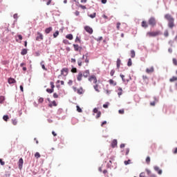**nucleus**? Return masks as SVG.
<instances>
[{
  "instance_id": "obj_47",
  "label": "nucleus",
  "mask_w": 177,
  "mask_h": 177,
  "mask_svg": "<svg viewBox=\"0 0 177 177\" xmlns=\"http://www.w3.org/2000/svg\"><path fill=\"white\" fill-rule=\"evenodd\" d=\"M121 26V23H120V22H118L117 24H116V28H117V30H120V27Z\"/></svg>"
},
{
  "instance_id": "obj_1",
  "label": "nucleus",
  "mask_w": 177,
  "mask_h": 177,
  "mask_svg": "<svg viewBox=\"0 0 177 177\" xmlns=\"http://www.w3.org/2000/svg\"><path fill=\"white\" fill-rule=\"evenodd\" d=\"M165 19L168 21L169 28H174V27H175V19H174L172 15L166 14L165 15Z\"/></svg>"
},
{
  "instance_id": "obj_29",
  "label": "nucleus",
  "mask_w": 177,
  "mask_h": 177,
  "mask_svg": "<svg viewBox=\"0 0 177 177\" xmlns=\"http://www.w3.org/2000/svg\"><path fill=\"white\" fill-rule=\"evenodd\" d=\"M21 55H22V56H24V55H27V49L26 48L22 49L21 52Z\"/></svg>"
},
{
  "instance_id": "obj_14",
  "label": "nucleus",
  "mask_w": 177,
  "mask_h": 177,
  "mask_svg": "<svg viewBox=\"0 0 177 177\" xmlns=\"http://www.w3.org/2000/svg\"><path fill=\"white\" fill-rule=\"evenodd\" d=\"M153 99L154 101L150 103V106H156V103L158 102V99H157V97H154Z\"/></svg>"
},
{
  "instance_id": "obj_13",
  "label": "nucleus",
  "mask_w": 177,
  "mask_h": 177,
  "mask_svg": "<svg viewBox=\"0 0 177 177\" xmlns=\"http://www.w3.org/2000/svg\"><path fill=\"white\" fill-rule=\"evenodd\" d=\"M82 77H83L82 73L80 72L77 76V81H82Z\"/></svg>"
},
{
  "instance_id": "obj_9",
  "label": "nucleus",
  "mask_w": 177,
  "mask_h": 177,
  "mask_svg": "<svg viewBox=\"0 0 177 177\" xmlns=\"http://www.w3.org/2000/svg\"><path fill=\"white\" fill-rule=\"evenodd\" d=\"M91 75V73L89 72V70H86L84 71L82 75L84 77V78H88V77Z\"/></svg>"
},
{
  "instance_id": "obj_42",
  "label": "nucleus",
  "mask_w": 177,
  "mask_h": 177,
  "mask_svg": "<svg viewBox=\"0 0 177 177\" xmlns=\"http://www.w3.org/2000/svg\"><path fill=\"white\" fill-rule=\"evenodd\" d=\"M85 56H86L85 63L88 64V63H89V59H88V53H86Z\"/></svg>"
},
{
  "instance_id": "obj_12",
  "label": "nucleus",
  "mask_w": 177,
  "mask_h": 177,
  "mask_svg": "<svg viewBox=\"0 0 177 177\" xmlns=\"http://www.w3.org/2000/svg\"><path fill=\"white\" fill-rule=\"evenodd\" d=\"M8 82L10 84H16V80H15V79H13L12 77H9L8 80Z\"/></svg>"
},
{
  "instance_id": "obj_22",
  "label": "nucleus",
  "mask_w": 177,
  "mask_h": 177,
  "mask_svg": "<svg viewBox=\"0 0 177 177\" xmlns=\"http://www.w3.org/2000/svg\"><path fill=\"white\" fill-rule=\"evenodd\" d=\"M53 28L52 27H49L45 29L46 34H49L50 31H52Z\"/></svg>"
},
{
  "instance_id": "obj_6",
  "label": "nucleus",
  "mask_w": 177,
  "mask_h": 177,
  "mask_svg": "<svg viewBox=\"0 0 177 177\" xmlns=\"http://www.w3.org/2000/svg\"><path fill=\"white\" fill-rule=\"evenodd\" d=\"M154 171H156V172H158V175H162V170L161 169H160V167H158V166H155L153 167Z\"/></svg>"
},
{
  "instance_id": "obj_60",
  "label": "nucleus",
  "mask_w": 177,
  "mask_h": 177,
  "mask_svg": "<svg viewBox=\"0 0 177 177\" xmlns=\"http://www.w3.org/2000/svg\"><path fill=\"white\" fill-rule=\"evenodd\" d=\"M106 124H107V121L102 122V123L101 124V127H103L104 125H106Z\"/></svg>"
},
{
  "instance_id": "obj_19",
  "label": "nucleus",
  "mask_w": 177,
  "mask_h": 177,
  "mask_svg": "<svg viewBox=\"0 0 177 177\" xmlns=\"http://www.w3.org/2000/svg\"><path fill=\"white\" fill-rule=\"evenodd\" d=\"M117 145H118L117 140H113L111 143V147L114 149V147H115Z\"/></svg>"
},
{
  "instance_id": "obj_52",
  "label": "nucleus",
  "mask_w": 177,
  "mask_h": 177,
  "mask_svg": "<svg viewBox=\"0 0 177 177\" xmlns=\"http://www.w3.org/2000/svg\"><path fill=\"white\" fill-rule=\"evenodd\" d=\"M79 7L81 8V9H83L84 10H85V9H86V6H82L81 4L79 6Z\"/></svg>"
},
{
  "instance_id": "obj_44",
  "label": "nucleus",
  "mask_w": 177,
  "mask_h": 177,
  "mask_svg": "<svg viewBox=\"0 0 177 177\" xmlns=\"http://www.w3.org/2000/svg\"><path fill=\"white\" fill-rule=\"evenodd\" d=\"M77 111H78V113H82V109L81 108H80V106H77Z\"/></svg>"
},
{
  "instance_id": "obj_40",
  "label": "nucleus",
  "mask_w": 177,
  "mask_h": 177,
  "mask_svg": "<svg viewBox=\"0 0 177 177\" xmlns=\"http://www.w3.org/2000/svg\"><path fill=\"white\" fill-rule=\"evenodd\" d=\"M89 17H91V19H95V17H96V12H94L93 14H91L90 15H88Z\"/></svg>"
},
{
  "instance_id": "obj_64",
  "label": "nucleus",
  "mask_w": 177,
  "mask_h": 177,
  "mask_svg": "<svg viewBox=\"0 0 177 177\" xmlns=\"http://www.w3.org/2000/svg\"><path fill=\"white\" fill-rule=\"evenodd\" d=\"M174 154H177V147L174 149Z\"/></svg>"
},
{
  "instance_id": "obj_41",
  "label": "nucleus",
  "mask_w": 177,
  "mask_h": 177,
  "mask_svg": "<svg viewBox=\"0 0 177 177\" xmlns=\"http://www.w3.org/2000/svg\"><path fill=\"white\" fill-rule=\"evenodd\" d=\"M114 74H115V70L112 69V70L111 71V72H110V75H111V77H113V76L114 75Z\"/></svg>"
},
{
  "instance_id": "obj_20",
  "label": "nucleus",
  "mask_w": 177,
  "mask_h": 177,
  "mask_svg": "<svg viewBox=\"0 0 177 177\" xmlns=\"http://www.w3.org/2000/svg\"><path fill=\"white\" fill-rule=\"evenodd\" d=\"M109 82L110 84V85H113V86H115V85H117V82H115L114 80H113L112 79H110L109 80Z\"/></svg>"
},
{
  "instance_id": "obj_35",
  "label": "nucleus",
  "mask_w": 177,
  "mask_h": 177,
  "mask_svg": "<svg viewBox=\"0 0 177 177\" xmlns=\"http://www.w3.org/2000/svg\"><path fill=\"white\" fill-rule=\"evenodd\" d=\"M43 1H44V2H47L46 5L49 6V5H50V3H52L53 0H43Z\"/></svg>"
},
{
  "instance_id": "obj_36",
  "label": "nucleus",
  "mask_w": 177,
  "mask_h": 177,
  "mask_svg": "<svg viewBox=\"0 0 177 177\" xmlns=\"http://www.w3.org/2000/svg\"><path fill=\"white\" fill-rule=\"evenodd\" d=\"M59 36V30L55 31V32L53 34V37L55 38H57V37Z\"/></svg>"
},
{
  "instance_id": "obj_61",
  "label": "nucleus",
  "mask_w": 177,
  "mask_h": 177,
  "mask_svg": "<svg viewBox=\"0 0 177 177\" xmlns=\"http://www.w3.org/2000/svg\"><path fill=\"white\" fill-rule=\"evenodd\" d=\"M75 16H80V11H75Z\"/></svg>"
},
{
  "instance_id": "obj_18",
  "label": "nucleus",
  "mask_w": 177,
  "mask_h": 177,
  "mask_svg": "<svg viewBox=\"0 0 177 177\" xmlns=\"http://www.w3.org/2000/svg\"><path fill=\"white\" fill-rule=\"evenodd\" d=\"M84 89L82 88V87H80L77 90V93H78V95H82Z\"/></svg>"
},
{
  "instance_id": "obj_57",
  "label": "nucleus",
  "mask_w": 177,
  "mask_h": 177,
  "mask_svg": "<svg viewBox=\"0 0 177 177\" xmlns=\"http://www.w3.org/2000/svg\"><path fill=\"white\" fill-rule=\"evenodd\" d=\"M128 154H129V148L126 149L125 156H128Z\"/></svg>"
},
{
  "instance_id": "obj_33",
  "label": "nucleus",
  "mask_w": 177,
  "mask_h": 177,
  "mask_svg": "<svg viewBox=\"0 0 177 177\" xmlns=\"http://www.w3.org/2000/svg\"><path fill=\"white\" fill-rule=\"evenodd\" d=\"M135 56H136L135 50H131V57H132V59H133V57H135Z\"/></svg>"
},
{
  "instance_id": "obj_21",
  "label": "nucleus",
  "mask_w": 177,
  "mask_h": 177,
  "mask_svg": "<svg viewBox=\"0 0 177 177\" xmlns=\"http://www.w3.org/2000/svg\"><path fill=\"white\" fill-rule=\"evenodd\" d=\"M175 81H177L176 76H173L171 78L169 79V82H175Z\"/></svg>"
},
{
  "instance_id": "obj_45",
  "label": "nucleus",
  "mask_w": 177,
  "mask_h": 177,
  "mask_svg": "<svg viewBox=\"0 0 177 177\" xmlns=\"http://www.w3.org/2000/svg\"><path fill=\"white\" fill-rule=\"evenodd\" d=\"M12 122L14 125H17V120L16 119H12Z\"/></svg>"
},
{
  "instance_id": "obj_10",
  "label": "nucleus",
  "mask_w": 177,
  "mask_h": 177,
  "mask_svg": "<svg viewBox=\"0 0 177 177\" xmlns=\"http://www.w3.org/2000/svg\"><path fill=\"white\" fill-rule=\"evenodd\" d=\"M39 39L42 40L44 39V35H41V32H37V36L36 37V41H39Z\"/></svg>"
},
{
  "instance_id": "obj_53",
  "label": "nucleus",
  "mask_w": 177,
  "mask_h": 177,
  "mask_svg": "<svg viewBox=\"0 0 177 177\" xmlns=\"http://www.w3.org/2000/svg\"><path fill=\"white\" fill-rule=\"evenodd\" d=\"M38 102H39V103H44V98L43 97L39 98Z\"/></svg>"
},
{
  "instance_id": "obj_30",
  "label": "nucleus",
  "mask_w": 177,
  "mask_h": 177,
  "mask_svg": "<svg viewBox=\"0 0 177 177\" xmlns=\"http://www.w3.org/2000/svg\"><path fill=\"white\" fill-rule=\"evenodd\" d=\"M127 66L128 67H131V66H132V59L131 58L128 60Z\"/></svg>"
},
{
  "instance_id": "obj_15",
  "label": "nucleus",
  "mask_w": 177,
  "mask_h": 177,
  "mask_svg": "<svg viewBox=\"0 0 177 177\" xmlns=\"http://www.w3.org/2000/svg\"><path fill=\"white\" fill-rule=\"evenodd\" d=\"M64 73H66V74H67V73H68V68H62L61 71L62 75H64Z\"/></svg>"
},
{
  "instance_id": "obj_26",
  "label": "nucleus",
  "mask_w": 177,
  "mask_h": 177,
  "mask_svg": "<svg viewBox=\"0 0 177 177\" xmlns=\"http://www.w3.org/2000/svg\"><path fill=\"white\" fill-rule=\"evenodd\" d=\"M74 49L76 52L80 50V46L78 44H73Z\"/></svg>"
},
{
  "instance_id": "obj_17",
  "label": "nucleus",
  "mask_w": 177,
  "mask_h": 177,
  "mask_svg": "<svg viewBox=\"0 0 177 177\" xmlns=\"http://www.w3.org/2000/svg\"><path fill=\"white\" fill-rule=\"evenodd\" d=\"M41 68L44 70V71H48V69L46 68V67H45V62L44 61H41L40 63Z\"/></svg>"
},
{
  "instance_id": "obj_49",
  "label": "nucleus",
  "mask_w": 177,
  "mask_h": 177,
  "mask_svg": "<svg viewBox=\"0 0 177 177\" xmlns=\"http://www.w3.org/2000/svg\"><path fill=\"white\" fill-rule=\"evenodd\" d=\"M146 162H147V164H150V158H149V156L147 157Z\"/></svg>"
},
{
  "instance_id": "obj_48",
  "label": "nucleus",
  "mask_w": 177,
  "mask_h": 177,
  "mask_svg": "<svg viewBox=\"0 0 177 177\" xmlns=\"http://www.w3.org/2000/svg\"><path fill=\"white\" fill-rule=\"evenodd\" d=\"M129 164H131V160H125L124 161V165H129Z\"/></svg>"
},
{
  "instance_id": "obj_4",
  "label": "nucleus",
  "mask_w": 177,
  "mask_h": 177,
  "mask_svg": "<svg viewBox=\"0 0 177 177\" xmlns=\"http://www.w3.org/2000/svg\"><path fill=\"white\" fill-rule=\"evenodd\" d=\"M88 81L90 82H93V84H97V78H96V76L95 75H91L89 77H88Z\"/></svg>"
},
{
  "instance_id": "obj_28",
  "label": "nucleus",
  "mask_w": 177,
  "mask_h": 177,
  "mask_svg": "<svg viewBox=\"0 0 177 177\" xmlns=\"http://www.w3.org/2000/svg\"><path fill=\"white\" fill-rule=\"evenodd\" d=\"M120 66H121V59L118 58L117 59V68H120Z\"/></svg>"
},
{
  "instance_id": "obj_7",
  "label": "nucleus",
  "mask_w": 177,
  "mask_h": 177,
  "mask_svg": "<svg viewBox=\"0 0 177 177\" xmlns=\"http://www.w3.org/2000/svg\"><path fill=\"white\" fill-rule=\"evenodd\" d=\"M24 160H23V158H20L19 160V162H18V167H19V169H21L23 168V164H24Z\"/></svg>"
},
{
  "instance_id": "obj_38",
  "label": "nucleus",
  "mask_w": 177,
  "mask_h": 177,
  "mask_svg": "<svg viewBox=\"0 0 177 177\" xmlns=\"http://www.w3.org/2000/svg\"><path fill=\"white\" fill-rule=\"evenodd\" d=\"M3 120H4V121L7 122L8 120H9V116H8V115H3Z\"/></svg>"
},
{
  "instance_id": "obj_46",
  "label": "nucleus",
  "mask_w": 177,
  "mask_h": 177,
  "mask_svg": "<svg viewBox=\"0 0 177 177\" xmlns=\"http://www.w3.org/2000/svg\"><path fill=\"white\" fill-rule=\"evenodd\" d=\"M164 35H165V37H169V32H168V30H165V32H164Z\"/></svg>"
},
{
  "instance_id": "obj_5",
  "label": "nucleus",
  "mask_w": 177,
  "mask_h": 177,
  "mask_svg": "<svg viewBox=\"0 0 177 177\" xmlns=\"http://www.w3.org/2000/svg\"><path fill=\"white\" fill-rule=\"evenodd\" d=\"M84 30L88 34H93V29H92L91 26H84Z\"/></svg>"
},
{
  "instance_id": "obj_27",
  "label": "nucleus",
  "mask_w": 177,
  "mask_h": 177,
  "mask_svg": "<svg viewBox=\"0 0 177 177\" xmlns=\"http://www.w3.org/2000/svg\"><path fill=\"white\" fill-rule=\"evenodd\" d=\"M48 106H49L50 107H53V106H57V104L56 103L55 101H53L50 104H48Z\"/></svg>"
},
{
  "instance_id": "obj_16",
  "label": "nucleus",
  "mask_w": 177,
  "mask_h": 177,
  "mask_svg": "<svg viewBox=\"0 0 177 177\" xmlns=\"http://www.w3.org/2000/svg\"><path fill=\"white\" fill-rule=\"evenodd\" d=\"M141 26L142 27H143V28H147V27H149V25L147 24V22H146V21H142Z\"/></svg>"
},
{
  "instance_id": "obj_25",
  "label": "nucleus",
  "mask_w": 177,
  "mask_h": 177,
  "mask_svg": "<svg viewBox=\"0 0 177 177\" xmlns=\"http://www.w3.org/2000/svg\"><path fill=\"white\" fill-rule=\"evenodd\" d=\"M3 102H5V96L1 95L0 96V104H3Z\"/></svg>"
},
{
  "instance_id": "obj_24",
  "label": "nucleus",
  "mask_w": 177,
  "mask_h": 177,
  "mask_svg": "<svg viewBox=\"0 0 177 177\" xmlns=\"http://www.w3.org/2000/svg\"><path fill=\"white\" fill-rule=\"evenodd\" d=\"M118 96L120 97V96H121V95H122V88L121 87H119L118 88Z\"/></svg>"
},
{
  "instance_id": "obj_34",
  "label": "nucleus",
  "mask_w": 177,
  "mask_h": 177,
  "mask_svg": "<svg viewBox=\"0 0 177 177\" xmlns=\"http://www.w3.org/2000/svg\"><path fill=\"white\" fill-rule=\"evenodd\" d=\"M101 115H102V112H100V111H99L97 113V115H96V117H95V118H100V117H101Z\"/></svg>"
},
{
  "instance_id": "obj_31",
  "label": "nucleus",
  "mask_w": 177,
  "mask_h": 177,
  "mask_svg": "<svg viewBox=\"0 0 177 177\" xmlns=\"http://www.w3.org/2000/svg\"><path fill=\"white\" fill-rule=\"evenodd\" d=\"M55 89L53 88H47L46 89V92H48V93H53Z\"/></svg>"
},
{
  "instance_id": "obj_11",
  "label": "nucleus",
  "mask_w": 177,
  "mask_h": 177,
  "mask_svg": "<svg viewBox=\"0 0 177 177\" xmlns=\"http://www.w3.org/2000/svg\"><path fill=\"white\" fill-rule=\"evenodd\" d=\"M154 72V68L153 66H151V68H147L146 69V73H147V74H150L151 73H153Z\"/></svg>"
},
{
  "instance_id": "obj_54",
  "label": "nucleus",
  "mask_w": 177,
  "mask_h": 177,
  "mask_svg": "<svg viewBox=\"0 0 177 177\" xmlns=\"http://www.w3.org/2000/svg\"><path fill=\"white\" fill-rule=\"evenodd\" d=\"M53 97H54L55 99H57V97H59V95H57V93H55L53 94Z\"/></svg>"
},
{
  "instance_id": "obj_32",
  "label": "nucleus",
  "mask_w": 177,
  "mask_h": 177,
  "mask_svg": "<svg viewBox=\"0 0 177 177\" xmlns=\"http://www.w3.org/2000/svg\"><path fill=\"white\" fill-rule=\"evenodd\" d=\"M66 38H67V39H70L71 41V39H73V37L71 34H69L66 36Z\"/></svg>"
},
{
  "instance_id": "obj_43",
  "label": "nucleus",
  "mask_w": 177,
  "mask_h": 177,
  "mask_svg": "<svg viewBox=\"0 0 177 177\" xmlns=\"http://www.w3.org/2000/svg\"><path fill=\"white\" fill-rule=\"evenodd\" d=\"M50 85L51 86V89H55V83L53 82H50Z\"/></svg>"
},
{
  "instance_id": "obj_59",
  "label": "nucleus",
  "mask_w": 177,
  "mask_h": 177,
  "mask_svg": "<svg viewBox=\"0 0 177 177\" xmlns=\"http://www.w3.org/2000/svg\"><path fill=\"white\" fill-rule=\"evenodd\" d=\"M0 164L1 165H5V162H3L2 159H0Z\"/></svg>"
},
{
  "instance_id": "obj_39",
  "label": "nucleus",
  "mask_w": 177,
  "mask_h": 177,
  "mask_svg": "<svg viewBox=\"0 0 177 177\" xmlns=\"http://www.w3.org/2000/svg\"><path fill=\"white\" fill-rule=\"evenodd\" d=\"M75 42H79V44H81V39H80V37L78 36H77L76 38H75Z\"/></svg>"
},
{
  "instance_id": "obj_3",
  "label": "nucleus",
  "mask_w": 177,
  "mask_h": 177,
  "mask_svg": "<svg viewBox=\"0 0 177 177\" xmlns=\"http://www.w3.org/2000/svg\"><path fill=\"white\" fill-rule=\"evenodd\" d=\"M148 23L151 27H155L157 24V21L156 20V18L152 17L149 19Z\"/></svg>"
},
{
  "instance_id": "obj_58",
  "label": "nucleus",
  "mask_w": 177,
  "mask_h": 177,
  "mask_svg": "<svg viewBox=\"0 0 177 177\" xmlns=\"http://www.w3.org/2000/svg\"><path fill=\"white\" fill-rule=\"evenodd\" d=\"M93 112L94 113H99V110H97V108H95V109H93Z\"/></svg>"
},
{
  "instance_id": "obj_37",
  "label": "nucleus",
  "mask_w": 177,
  "mask_h": 177,
  "mask_svg": "<svg viewBox=\"0 0 177 177\" xmlns=\"http://www.w3.org/2000/svg\"><path fill=\"white\" fill-rule=\"evenodd\" d=\"M35 157L36 158H41V154H39V152H36V153H35Z\"/></svg>"
},
{
  "instance_id": "obj_50",
  "label": "nucleus",
  "mask_w": 177,
  "mask_h": 177,
  "mask_svg": "<svg viewBox=\"0 0 177 177\" xmlns=\"http://www.w3.org/2000/svg\"><path fill=\"white\" fill-rule=\"evenodd\" d=\"M118 113L119 114H124V113H125L124 110V109H120L118 111Z\"/></svg>"
},
{
  "instance_id": "obj_8",
  "label": "nucleus",
  "mask_w": 177,
  "mask_h": 177,
  "mask_svg": "<svg viewBox=\"0 0 177 177\" xmlns=\"http://www.w3.org/2000/svg\"><path fill=\"white\" fill-rule=\"evenodd\" d=\"M84 59H85V55H83L82 58H79L77 59V64L79 67H81L82 66V60H84Z\"/></svg>"
},
{
  "instance_id": "obj_63",
  "label": "nucleus",
  "mask_w": 177,
  "mask_h": 177,
  "mask_svg": "<svg viewBox=\"0 0 177 177\" xmlns=\"http://www.w3.org/2000/svg\"><path fill=\"white\" fill-rule=\"evenodd\" d=\"M111 91H110L109 90H105V93H106V95H109V93H111Z\"/></svg>"
},
{
  "instance_id": "obj_51",
  "label": "nucleus",
  "mask_w": 177,
  "mask_h": 177,
  "mask_svg": "<svg viewBox=\"0 0 177 177\" xmlns=\"http://www.w3.org/2000/svg\"><path fill=\"white\" fill-rule=\"evenodd\" d=\"M173 64H174V66H177V60L176 58L173 59Z\"/></svg>"
},
{
  "instance_id": "obj_23",
  "label": "nucleus",
  "mask_w": 177,
  "mask_h": 177,
  "mask_svg": "<svg viewBox=\"0 0 177 177\" xmlns=\"http://www.w3.org/2000/svg\"><path fill=\"white\" fill-rule=\"evenodd\" d=\"M93 88L96 92H100V90H99V84H95Z\"/></svg>"
},
{
  "instance_id": "obj_2",
  "label": "nucleus",
  "mask_w": 177,
  "mask_h": 177,
  "mask_svg": "<svg viewBox=\"0 0 177 177\" xmlns=\"http://www.w3.org/2000/svg\"><path fill=\"white\" fill-rule=\"evenodd\" d=\"M160 34H161L160 30L155 31V32H147V37H149V38H151V37H157L160 35Z\"/></svg>"
},
{
  "instance_id": "obj_62",
  "label": "nucleus",
  "mask_w": 177,
  "mask_h": 177,
  "mask_svg": "<svg viewBox=\"0 0 177 177\" xmlns=\"http://www.w3.org/2000/svg\"><path fill=\"white\" fill-rule=\"evenodd\" d=\"M140 177H145V172L140 173Z\"/></svg>"
},
{
  "instance_id": "obj_55",
  "label": "nucleus",
  "mask_w": 177,
  "mask_h": 177,
  "mask_svg": "<svg viewBox=\"0 0 177 177\" xmlns=\"http://www.w3.org/2000/svg\"><path fill=\"white\" fill-rule=\"evenodd\" d=\"M71 72H72V73H77V68H73L71 69Z\"/></svg>"
},
{
  "instance_id": "obj_56",
  "label": "nucleus",
  "mask_w": 177,
  "mask_h": 177,
  "mask_svg": "<svg viewBox=\"0 0 177 177\" xmlns=\"http://www.w3.org/2000/svg\"><path fill=\"white\" fill-rule=\"evenodd\" d=\"M68 85H69V86H71V85H73V80H69L68 82Z\"/></svg>"
}]
</instances>
